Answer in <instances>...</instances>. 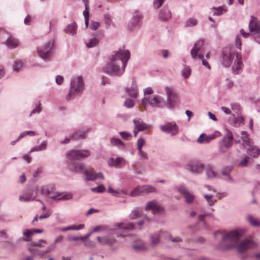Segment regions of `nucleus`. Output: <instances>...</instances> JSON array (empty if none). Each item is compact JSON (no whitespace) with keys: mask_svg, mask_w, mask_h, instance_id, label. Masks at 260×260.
Here are the masks:
<instances>
[{"mask_svg":"<svg viewBox=\"0 0 260 260\" xmlns=\"http://www.w3.org/2000/svg\"><path fill=\"white\" fill-rule=\"evenodd\" d=\"M243 233V231L237 229L224 233L217 232L215 235H221V246L222 249H228L231 248H237L240 252H243L248 249L257 247V244L253 241L246 239L239 243V240Z\"/></svg>","mask_w":260,"mask_h":260,"instance_id":"nucleus-1","label":"nucleus"},{"mask_svg":"<svg viewBox=\"0 0 260 260\" xmlns=\"http://www.w3.org/2000/svg\"><path fill=\"white\" fill-rule=\"evenodd\" d=\"M130 52L127 50H119L115 54V76L122 75L130 58Z\"/></svg>","mask_w":260,"mask_h":260,"instance_id":"nucleus-2","label":"nucleus"},{"mask_svg":"<svg viewBox=\"0 0 260 260\" xmlns=\"http://www.w3.org/2000/svg\"><path fill=\"white\" fill-rule=\"evenodd\" d=\"M204 42L203 40H198L191 50V56L193 59H197L198 58L201 59L203 64L206 66L208 69H210V66L208 61L204 58Z\"/></svg>","mask_w":260,"mask_h":260,"instance_id":"nucleus-3","label":"nucleus"},{"mask_svg":"<svg viewBox=\"0 0 260 260\" xmlns=\"http://www.w3.org/2000/svg\"><path fill=\"white\" fill-rule=\"evenodd\" d=\"M84 89V84L82 77L79 76L74 79L71 82L70 92L66 96L67 100H70L73 98L75 94H80Z\"/></svg>","mask_w":260,"mask_h":260,"instance_id":"nucleus-4","label":"nucleus"},{"mask_svg":"<svg viewBox=\"0 0 260 260\" xmlns=\"http://www.w3.org/2000/svg\"><path fill=\"white\" fill-rule=\"evenodd\" d=\"M67 158L70 160H81L90 155V152L86 150H72L66 154Z\"/></svg>","mask_w":260,"mask_h":260,"instance_id":"nucleus-5","label":"nucleus"},{"mask_svg":"<svg viewBox=\"0 0 260 260\" xmlns=\"http://www.w3.org/2000/svg\"><path fill=\"white\" fill-rule=\"evenodd\" d=\"M167 95V105L169 108L175 107L178 103V98L173 88L166 87Z\"/></svg>","mask_w":260,"mask_h":260,"instance_id":"nucleus-6","label":"nucleus"},{"mask_svg":"<svg viewBox=\"0 0 260 260\" xmlns=\"http://www.w3.org/2000/svg\"><path fill=\"white\" fill-rule=\"evenodd\" d=\"M233 136L231 131L227 129L226 134L219 143V151L221 152H226L233 144Z\"/></svg>","mask_w":260,"mask_h":260,"instance_id":"nucleus-7","label":"nucleus"},{"mask_svg":"<svg viewBox=\"0 0 260 260\" xmlns=\"http://www.w3.org/2000/svg\"><path fill=\"white\" fill-rule=\"evenodd\" d=\"M235 55L234 52L229 49L224 50L222 56L220 57V61L223 66L229 67L232 63Z\"/></svg>","mask_w":260,"mask_h":260,"instance_id":"nucleus-8","label":"nucleus"},{"mask_svg":"<svg viewBox=\"0 0 260 260\" xmlns=\"http://www.w3.org/2000/svg\"><path fill=\"white\" fill-rule=\"evenodd\" d=\"M117 228H115V234H116L118 236H126L127 235L129 230L134 229V224L130 223L127 224H117Z\"/></svg>","mask_w":260,"mask_h":260,"instance_id":"nucleus-9","label":"nucleus"},{"mask_svg":"<svg viewBox=\"0 0 260 260\" xmlns=\"http://www.w3.org/2000/svg\"><path fill=\"white\" fill-rule=\"evenodd\" d=\"M220 136V133L219 132H215L214 133L206 135L205 134H201L197 140L199 143H208L212 140Z\"/></svg>","mask_w":260,"mask_h":260,"instance_id":"nucleus-10","label":"nucleus"},{"mask_svg":"<svg viewBox=\"0 0 260 260\" xmlns=\"http://www.w3.org/2000/svg\"><path fill=\"white\" fill-rule=\"evenodd\" d=\"M53 46V43L49 42L46 44L43 48L38 49V53L39 55L43 59H46L49 57L51 50Z\"/></svg>","mask_w":260,"mask_h":260,"instance_id":"nucleus-11","label":"nucleus"},{"mask_svg":"<svg viewBox=\"0 0 260 260\" xmlns=\"http://www.w3.org/2000/svg\"><path fill=\"white\" fill-rule=\"evenodd\" d=\"M84 174L86 177V179L89 181H94L97 179H102L103 176L100 173H96L93 169H86Z\"/></svg>","mask_w":260,"mask_h":260,"instance_id":"nucleus-12","label":"nucleus"},{"mask_svg":"<svg viewBox=\"0 0 260 260\" xmlns=\"http://www.w3.org/2000/svg\"><path fill=\"white\" fill-rule=\"evenodd\" d=\"M161 98L157 96H154L152 98L145 96L142 100V103L145 107L147 103H149L151 106L154 107H158L160 103Z\"/></svg>","mask_w":260,"mask_h":260,"instance_id":"nucleus-13","label":"nucleus"},{"mask_svg":"<svg viewBox=\"0 0 260 260\" xmlns=\"http://www.w3.org/2000/svg\"><path fill=\"white\" fill-rule=\"evenodd\" d=\"M160 128L162 131L171 133L172 135H176L178 131L177 126L174 122H168L164 125L161 126Z\"/></svg>","mask_w":260,"mask_h":260,"instance_id":"nucleus-14","label":"nucleus"},{"mask_svg":"<svg viewBox=\"0 0 260 260\" xmlns=\"http://www.w3.org/2000/svg\"><path fill=\"white\" fill-rule=\"evenodd\" d=\"M249 28L253 35L255 34V32H260V21L256 18L251 17L249 23Z\"/></svg>","mask_w":260,"mask_h":260,"instance_id":"nucleus-15","label":"nucleus"},{"mask_svg":"<svg viewBox=\"0 0 260 260\" xmlns=\"http://www.w3.org/2000/svg\"><path fill=\"white\" fill-rule=\"evenodd\" d=\"M41 192L43 194L45 195H50L49 198L52 199H55V200H66V199H70L71 198L72 196L71 194H67L62 196L61 197H60V194L58 193H56L55 195L52 194L51 192L48 190V189L46 188H42Z\"/></svg>","mask_w":260,"mask_h":260,"instance_id":"nucleus-16","label":"nucleus"},{"mask_svg":"<svg viewBox=\"0 0 260 260\" xmlns=\"http://www.w3.org/2000/svg\"><path fill=\"white\" fill-rule=\"evenodd\" d=\"M145 210H151L152 213L155 214L156 213L160 212L162 209L156 201H152L147 203Z\"/></svg>","mask_w":260,"mask_h":260,"instance_id":"nucleus-17","label":"nucleus"},{"mask_svg":"<svg viewBox=\"0 0 260 260\" xmlns=\"http://www.w3.org/2000/svg\"><path fill=\"white\" fill-rule=\"evenodd\" d=\"M126 92L129 96L133 98L136 99L138 96V89L137 87V82L135 80L133 79L132 84L130 87L126 89Z\"/></svg>","mask_w":260,"mask_h":260,"instance_id":"nucleus-18","label":"nucleus"},{"mask_svg":"<svg viewBox=\"0 0 260 260\" xmlns=\"http://www.w3.org/2000/svg\"><path fill=\"white\" fill-rule=\"evenodd\" d=\"M204 166V165L202 164L199 165L198 162L193 161L189 163L187 166V168L188 170L192 172L200 173L203 171Z\"/></svg>","mask_w":260,"mask_h":260,"instance_id":"nucleus-19","label":"nucleus"},{"mask_svg":"<svg viewBox=\"0 0 260 260\" xmlns=\"http://www.w3.org/2000/svg\"><path fill=\"white\" fill-rule=\"evenodd\" d=\"M141 16L138 12H135L133 15V17L128 24V28L132 29L133 28L137 26L140 21Z\"/></svg>","mask_w":260,"mask_h":260,"instance_id":"nucleus-20","label":"nucleus"},{"mask_svg":"<svg viewBox=\"0 0 260 260\" xmlns=\"http://www.w3.org/2000/svg\"><path fill=\"white\" fill-rule=\"evenodd\" d=\"M69 169L75 173H82L84 171V165L82 163L73 162L69 164Z\"/></svg>","mask_w":260,"mask_h":260,"instance_id":"nucleus-21","label":"nucleus"},{"mask_svg":"<svg viewBox=\"0 0 260 260\" xmlns=\"http://www.w3.org/2000/svg\"><path fill=\"white\" fill-rule=\"evenodd\" d=\"M236 56V60L235 61V64L233 67V71L235 74H239L240 70L242 69V67L243 66L242 62L241 61V55L238 54L236 53L235 54Z\"/></svg>","mask_w":260,"mask_h":260,"instance_id":"nucleus-22","label":"nucleus"},{"mask_svg":"<svg viewBox=\"0 0 260 260\" xmlns=\"http://www.w3.org/2000/svg\"><path fill=\"white\" fill-rule=\"evenodd\" d=\"M135 129L138 131H142L149 128V126L145 124L143 121L140 118H136L134 119Z\"/></svg>","mask_w":260,"mask_h":260,"instance_id":"nucleus-23","label":"nucleus"},{"mask_svg":"<svg viewBox=\"0 0 260 260\" xmlns=\"http://www.w3.org/2000/svg\"><path fill=\"white\" fill-rule=\"evenodd\" d=\"M103 232L104 234L112 235L113 230L109 229L106 225H99L94 227L91 231V233Z\"/></svg>","mask_w":260,"mask_h":260,"instance_id":"nucleus-24","label":"nucleus"},{"mask_svg":"<svg viewBox=\"0 0 260 260\" xmlns=\"http://www.w3.org/2000/svg\"><path fill=\"white\" fill-rule=\"evenodd\" d=\"M114 55H111L110 59V62L108 63L104 68L103 71L108 74L112 75L114 73Z\"/></svg>","mask_w":260,"mask_h":260,"instance_id":"nucleus-25","label":"nucleus"},{"mask_svg":"<svg viewBox=\"0 0 260 260\" xmlns=\"http://www.w3.org/2000/svg\"><path fill=\"white\" fill-rule=\"evenodd\" d=\"M179 191L184 196L187 203H191L193 202L194 200V196L189 192L185 188H181L179 189Z\"/></svg>","mask_w":260,"mask_h":260,"instance_id":"nucleus-26","label":"nucleus"},{"mask_svg":"<svg viewBox=\"0 0 260 260\" xmlns=\"http://www.w3.org/2000/svg\"><path fill=\"white\" fill-rule=\"evenodd\" d=\"M171 17V12L167 8L162 9L159 13V18L162 21H167Z\"/></svg>","mask_w":260,"mask_h":260,"instance_id":"nucleus-27","label":"nucleus"},{"mask_svg":"<svg viewBox=\"0 0 260 260\" xmlns=\"http://www.w3.org/2000/svg\"><path fill=\"white\" fill-rule=\"evenodd\" d=\"M18 40L13 37H10L6 42L7 46L10 48H15L18 46Z\"/></svg>","mask_w":260,"mask_h":260,"instance_id":"nucleus-28","label":"nucleus"},{"mask_svg":"<svg viewBox=\"0 0 260 260\" xmlns=\"http://www.w3.org/2000/svg\"><path fill=\"white\" fill-rule=\"evenodd\" d=\"M241 139L243 142V145H245L248 146H251L252 143V140L249 138V135L246 132L242 131L241 133Z\"/></svg>","mask_w":260,"mask_h":260,"instance_id":"nucleus-29","label":"nucleus"},{"mask_svg":"<svg viewBox=\"0 0 260 260\" xmlns=\"http://www.w3.org/2000/svg\"><path fill=\"white\" fill-rule=\"evenodd\" d=\"M247 153L253 157H256L260 154V150L256 147H251L250 146L247 151Z\"/></svg>","mask_w":260,"mask_h":260,"instance_id":"nucleus-30","label":"nucleus"},{"mask_svg":"<svg viewBox=\"0 0 260 260\" xmlns=\"http://www.w3.org/2000/svg\"><path fill=\"white\" fill-rule=\"evenodd\" d=\"M77 27V24L75 23H72L67 26L65 31L67 33L73 35L76 33Z\"/></svg>","mask_w":260,"mask_h":260,"instance_id":"nucleus-31","label":"nucleus"},{"mask_svg":"<svg viewBox=\"0 0 260 260\" xmlns=\"http://www.w3.org/2000/svg\"><path fill=\"white\" fill-rule=\"evenodd\" d=\"M97 240L98 241L102 244L111 245L113 243V239L112 238H109L106 236H104L102 238L98 237Z\"/></svg>","mask_w":260,"mask_h":260,"instance_id":"nucleus-32","label":"nucleus"},{"mask_svg":"<svg viewBox=\"0 0 260 260\" xmlns=\"http://www.w3.org/2000/svg\"><path fill=\"white\" fill-rule=\"evenodd\" d=\"M133 248L137 251H143L146 249L145 244L142 241H138L135 243L133 246Z\"/></svg>","mask_w":260,"mask_h":260,"instance_id":"nucleus-33","label":"nucleus"},{"mask_svg":"<svg viewBox=\"0 0 260 260\" xmlns=\"http://www.w3.org/2000/svg\"><path fill=\"white\" fill-rule=\"evenodd\" d=\"M127 195V193L124 191V190H120V191H116L115 190V199H116L119 202H122L123 200L118 199L119 198H121L122 199H124L126 196Z\"/></svg>","mask_w":260,"mask_h":260,"instance_id":"nucleus-34","label":"nucleus"},{"mask_svg":"<svg viewBox=\"0 0 260 260\" xmlns=\"http://www.w3.org/2000/svg\"><path fill=\"white\" fill-rule=\"evenodd\" d=\"M143 194L155 192L156 189L150 185H143L141 186Z\"/></svg>","mask_w":260,"mask_h":260,"instance_id":"nucleus-35","label":"nucleus"},{"mask_svg":"<svg viewBox=\"0 0 260 260\" xmlns=\"http://www.w3.org/2000/svg\"><path fill=\"white\" fill-rule=\"evenodd\" d=\"M126 165V161L122 157H117L115 158V167L121 168Z\"/></svg>","mask_w":260,"mask_h":260,"instance_id":"nucleus-36","label":"nucleus"},{"mask_svg":"<svg viewBox=\"0 0 260 260\" xmlns=\"http://www.w3.org/2000/svg\"><path fill=\"white\" fill-rule=\"evenodd\" d=\"M83 228V224H80L79 226L75 225H72L66 228H61L59 229L61 232H65L69 230H79L82 229Z\"/></svg>","mask_w":260,"mask_h":260,"instance_id":"nucleus-37","label":"nucleus"},{"mask_svg":"<svg viewBox=\"0 0 260 260\" xmlns=\"http://www.w3.org/2000/svg\"><path fill=\"white\" fill-rule=\"evenodd\" d=\"M247 220L250 224L253 226L257 227L260 226V221L251 215L247 216Z\"/></svg>","mask_w":260,"mask_h":260,"instance_id":"nucleus-38","label":"nucleus"},{"mask_svg":"<svg viewBox=\"0 0 260 260\" xmlns=\"http://www.w3.org/2000/svg\"><path fill=\"white\" fill-rule=\"evenodd\" d=\"M142 212L139 209H136L133 210L129 215L130 218L132 219H135L141 216Z\"/></svg>","mask_w":260,"mask_h":260,"instance_id":"nucleus-39","label":"nucleus"},{"mask_svg":"<svg viewBox=\"0 0 260 260\" xmlns=\"http://www.w3.org/2000/svg\"><path fill=\"white\" fill-rule=\"evenodd\" d=\"M85 133L76 132L74 133L71 136V139L74 140H77L85 138Z\"/></svg>","mask_w":260,"mask_h":260,"instance_id":"nucleus-40","label":"nucleus"},{"mask_svg":"<svg viewBox=\"0 0 260 260\" xmlns=\"http://www.w3.org/2000/svg\"><path fill=\"white\" fill-rule=\"evenodd\" d=\"M191 69L188 66H185L182 71V75L185 79L188 78L191 74Z\"/></svg>","mask_w":260,"mask_h":260,"instance_id":"nucleus-41","label":"nucleus"},{"mask_svg":"<svg viewBox=\"0 0 260 260\" xmlns=\"http://www.w3.org/2000/svg\"><path fill=\"white\" fill-rule=\"evenodd\" d=\"M47 244V242L45 240H40L38 242H32L31 243V245L32 246L40 247H43Z\"/></svg>","mask_w":260,"mask_h":260,"instance_id":"nucleus-42","label":"nucleus"},{"mask_svg":"<svg viewBox=\"0 0 260 260\" xmlns=\"http://www.w3.org/2000/svg\"><path fill=\"white\" fill-rule=\"evenodd\" d=\"M141 194H143V193L141 191V186L136 187L135 189L131 191L130 194L131 196L132 197H136Z\"/></svg>","mask_w":260,"mask_h":260,"instance_id":"nucleus-43","label":"nucleus"},{"mask_svg":"<svg viewBox=\"0 0 260 260\" xmlns=\"http://www.w3.org/2000/svg\"><path fill=\"white\" fill-rule=\"evenodd\" d=\"M206 173L208 178H213L216 176V173L213 170L212 168L210 167H208L206 168Z\"/></svg>","mask_w":260,"mask_h":260,"instance_id":"nucleus-44","label":"nucleus"},{"mask_svg":"<svg viewBox=\"0 0 260 260\" xmlns=\"http://www.w3.org/2000/svg\"><path fill=\"white\" fill-rule=\"evenodd\" d=\"M33 235V232L31 230H26L23 232V235L25 238V241H29V238Z\"/></svg>","mask_w":260,"mask_h":260,"instance_id":"nucleus-45","label":"nucleus"},{"mask_svg":"<svg viewBox=\"0 0 260 260\" xmlns=\"http://www.w3.org/2000/svg\"><path fill=\"white\" fill-rule=\"evenodd\" d=\"M99 43V40L95 38H93L90 39L89 42L86 44L88 47H93L96 46Z\"/></svg>","mask_w":260,"mask_h":260,"instance_id":"nucleus-46","label":"nucleus"},{"mask_svg":"<svg viewBox=\"0 0 260 260\" xmlns=\"http://www.w3.org/2000/svg\"><path fill=\"white\" fill-rule=\"evenodd\" d=\"M35 135V133L34 131H25L20 134V135L19 136L18 138V140H19L20 139L23 138V137H25L26 135L29 136H34Z\"/></svg>","mask_w":260,"mask_h":260,"instance_id":"nucleus-47","label":"nucleus"},{"mask_svg":"<svg viewBox=\"0 0 260 260\" xmlns=\"http://www.w3.org/2000/svg\"><path fill=\"white\" fill-rule=\"evenodd\" d=\"M197 24V21L196 19L194 18H189L186 21V26H193L196 25Z\"/></svg>","mask_w":260,"mask_h":260,"instance_id":"nucleus-48","label":"nucleus"},{"mask_svg":"<svg viewBox=\"0 0 260 260\" xmlns=\"http://www.w3.org/2000/svg\"><path fill=\"white\" fill-rule=\"evenodd\" d=\"M134 101L128 99L124 103V105L127 108H132L134 106Z\"/></svg>","mask_w":260,"mask_h":260,"instance_id":"nucleus-49","label":"nucleus"},{"mask_svg":"<svg viewBox=\"0 0 260 260\" xmlns=\"http://www.w3.org/2000/svg\"><path fill=\"white\" fill-rule=\"evenodd\" d=\"M22 64L23 62L21 60L16 61L13 65V70L14 71H18L22 66Z\"/></svg>","mask_w":260,"mask_h":260,"instance_id":"nucleus-50","label":"nucleus"},{"mask_svg":"<svg viewBox=\"0 0 260 260\" xmlns=\"http://www.w3.org/2000/svg\"><path fill=\"white\" fill-rule=\"evenodd\" d=\"M231 108L232 110L237 114H238L240 111V105L238 104H232Z\"/></svg>","mask_w":260,"mask_h":260,"instance_id":"nucleus-51","label":"nucleus"},{"mask_svg":"<svg viewBox=\"0 0 260 260\" xmlns=\"http://www.w3.org/2000/svg\"><path fill=\"white\" fill-rule=\"evenodd\" d=\"M121 137L124 140H129L132 137V135L130 133L125 132L120 133Z\"/></svg>","mask_w":260,"mask_h":260,"instance_id":"nucleus-52","label":"nucleus"},{"mask_svg":"<svg viewBox=\"0 0 260 260\" xmlns=\"http://www.w3.org/2000/svg\"><path fill=\"white\" fill-rule=\"evenodd\" d=\"M212 10L213 16H219L222 14V10L220 7L218 8H213Z\"/></svg>","mask_w":260,"mask_h":260,"instance_id":"nucleus-53","label":"nucleus"},{"mask_svg":"<svg viewBox=\"0 0 260 260\" xmlns=\"http://www.w3.org/2000/svg\"><path fill=\"white\" fill-rule=\"evenodd\" d=\"M145 143V141L144 139L140 138L138 139L137 141V145H138V149L141 150L142 149V148L143 146L144 145Z\"/></svg>","mask_w":260,"mask_h":260,"instance_id":"nucleus-54","label":"nucleus"},{"mask_svg":"<svg viewBox=\"0 0 260 260\" xmlns=\"http://www.w3.org/2000/svg\"><path fill=\"white\" fill-rule=\"evenodd\" d=\"M249 158L248 157H245L243 158V159L239 163V166L241 167H244L246 166Z\"/></svg>","mask_w":260,"mask_h":260,"instance_id":"nucleus-55","label":"nucleus"},{"mask_svg":"<svg viewBox=\"0 0 260 260\" xmlns=\"http://www.w3.org/2000/svg\"><path fill=\"white\" fill-rule=\"evenodd\" d=\"M105 187L103 185H99L96 187L91 188V190L93 192H102L105 190Z\"/></svg>","mask_w":260,"mask_h":260,"instance_id":"nucleus-56","label":"nucleus"},{"mask_svg":"<svg viewBox=\"0 0 260 260\" xmlns=\"http://www.w3.org/2000/svg\"><path fill=\"white\" fill-rule=\"evenodd\" d=\"M159 241V237L157 235H154L151 237V242L153 245L157 244Z\"/></svg>","mask_w":260,"mask_h":260,"instance_id":"nucleus-57","label":"nucleus"},{"mask_svg":"<svg viewBox=\"0 0 260 260\" xmlns=\"http://www.w3.org/2000/svg\"><path fill=\"white\" fill-rule=\"evenodd\" d=\"M31 200V197L27 194H25L19 197V200L20 201H30Z\"/></svg>","mask_w":260,"mask_h":260,"instance_id":"nucleus-58","label":"nucleus"},{"mask_svg":"<svg viewBox=\"0 0 260 260\" xmlns=\"http://www.w3.org/2000/svg\"><path fill=\"white\" fill-rule=\"evenodd\" d=\"M164 1V0H154L153 3L154 7L155 8L158 9L161 6Z\"/></svg>","mask_w":260,"mask_h":260,"instance_id":"nucleus-59","label":"nucleus"},{"mask_svg":"<svg viewBox=\"0 0 260 260\" xmlns=\"http://www.w3.org/2000/svg\"><path fill=\"white\" fill-rule=\"evenodd\" d=\"M212 197H213V196H211V195L206 194L204 196V198L208 201L210 206H212L214 204V202L211 200V199L212 198Z\"/></svg>","mask_w":260,"mask_h":260,"instance_id":"nucleus-60","label":"nucleus"},{"mask_svg":"<svg viewBox=\"0 0 260 260\" xmlns=\"http://www.w3.org/2000/svg\"><path fill=\"white\" fill-rule=\"evenodd\" d=\"M236 46L239 49H241V41L240 36H237L236 38Z\"/></svg>","mask_w":260,"mask_h":260,"instance_id":"nucleus-61","label":"nucleus"},{"mask_svg":"<svg viewBox=\"0 0 260 260\" xmlns=\"http://www.w3.org/2000/svg\"><path fill=\"white\" fill-rule=\"evenodd\" d=\"M100 26V23L98 22H92L91 24L90 27L93 30L97 29Z\"/></svg>","mask_w":260,"mask_h":260,"instance_id":"nucleus-62","label":"nucleus"},{"mask_svg":"<svg viewBox=\"0 0 260 260\" xmlns=\"http://www.w3.org/2000/svg\"><path fill=\"white\" fill-rule=\"evenodd\" d=\"M56 82L57 84H61L63 81V78L62 76L60 75H57L56 77Z\"/></svg>","mask_w":260,"mask_h":260,"instance_id":"nucleus-63","label":"nucleus"},{"mask_svg":"<svg viewBox=\"0 0 260 260\" xmlns=\"http://www.w3.org/2000/svg\"><path fill=\"white\" fill-rule=\"evenodd\" d=\"M253 36L255 41L260 44V32H255Z\"/></svg>","mask_w":260,"mask_h":260,"instance_id":"nucleus-64","label":"nucleus"}]
</instances>
